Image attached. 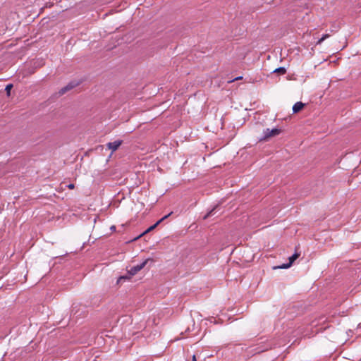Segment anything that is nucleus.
Segmentation results:
<instances>
[{
  "mask_svg": "<svg viewBox=\"0 0 361 361\" xmlns=\"http://www.w3.org/2000/svg\"><path fill=\"white\" fill-rule=\"evenodd\" d=\"M159 224V222H157L155 224L152 225V226H150L149 228H148L145 232H144L142 234L140 235H144L145 233H147L152 230H154L158 225Z\"/></svg>",
  "mask_w": 361,
  "mask_h": 361,
  "instance_id": "8",
  "label": "nucleus"
},
{
  "mask_svg": "<svg viewBox=\"0 0 361 361\" xmlns=\"http://www.w3.org/2000/svg\"><path fill=\"white\" fill-rule=\"evenodd\" d=\"M192 361H197L196 357L195 355L192 356Z\"/></svg>",
  "mask_w": 361,
  "mask_h": 361,
  "instance_id": "17",
  "label": "nucleus"
},
{
  "mask_svg": "<svg viewBox=\"0 0 361 361\" xmlns=\"http://www.w3.org/2000/svg\"><path fill=\"white\" fill-rule=\"evenodd\" d=\"M149 260H150V259H147L142 264L132 267L130 270L128 271L129 274L130 276L136 274L139 271L145 267Z\"/></svg>",
  "mask_w": 361,
  "mask_h": 361,
  "instance_id": "2",
  "label": "nucleus"
},
{
  "mask_svg": "<svg viewBox=\"0 0 361 361\" xmlns=\"http://www.w3.org/2000/svg\"><path fill=\"white\" fill-rule=\"evenodd\" d=\"M12 87H13V85L12 84H9V85H6V91L8 95L10 94V92H11V90Z\"/></svg>",
  "mask_w": 361,
  "mask_h": 361,
  "instance_id": "11",
  "label": "nucleus"
},
{
  "mask_svg": "<svg viewBox=\"0 0 361 361\" xmlns=\"http://www.w3.org/2000/svg\"><path fill=\"white\" fill-rule=\"evenodd\" d=\"M115 229H116L115 226H112L111 227V230H112V231H115Z\"/></svg>",
  "mask_w": 361,
  "mask_h": 361,
  "instance_id": "16",
  "label": "nucleus"
},
{
  "mask_svg": "<svg viewBox=\"0 0 361 361\" xmlns=\"http://www.w3.org/2000/svg\"><path fill=\"white\" fill-rule=\"evenodd\" d=\"M329 36L330 35L328 34L324 35L320 39L318 40V42H317V44H320L324 40H325L326 39L329 37Z\"/></svg>",
  "mask_w": 361,
  "mask_h": 361,
  "instance_id": "10",
  "label": "nucleus"
},
{
  "mask_svg": "<svg viewBox=\"0 0 361 361\" xmlns=\"http://www.w3.org/2000/svg\"><path fill=\"white\" fill-rule=\"evenodd\" d=\"M122 140H116L113 142H109L107 144V147L112 151V152H115L118 149V148L121 145Z\"/></svg>",
  "mask_w": 361,
  "mask_h": 361,
  "instance_id": "4",
  "label": "nucleus"
},
{
  "mask_svg": "<svg viewBox=\"0 0 361 361\" xmlns=\"http://www.w3.org/2000/svg\"><path fill=\"white\" fill-rule=\"evenodd\" d=\"M304 106L305 104L301 102H296L293 106V113H298L303 109Z\"/></svg>",
  "mask_w": 361,
  "mask_h": 361,
  "instance_id": "5",
  "label": "nucleus"
},
{
  "mask_svg": "<svg viewBox=\"0 0 361 361\" xmlns=\"http://www.w3.org/2000/svg\"><path fill=\"white\" fill-rule=\"evenodd\" d=\"M73 85H71V84H68V85H66V87L61 88L59 92V94L60 95H63V94H65L67 91L68 90H71V89L73 88Z\"/></svg>",
  "mask_w": 361,
  "mask_h": 361,
  "instance_id": "6",
  "label": "nucleus"
},
{
  "mask_svg": "<svg viewBox=\"0 0 361 361\" xmlns=\"http://www.w3.org/2000/svg\"><path fill=\"white\" fill-rule=\"evenodd\" d=\"M242 78H243V77H242V76H240V77H238V78H235V79H234V80H233L232 81L241 80Z\"/></svg>",
  "mask_w": 361,
  "mask_h": 361,
  "instance_id": "15",
  "label": "nucleus"
},
{
  "mask_svg": "<svg viewBox=\"0 0 361 361\" xmlns=\"http://www.w3.org/2000/svg\"><path fill=\"white\" fill-rule=\"evenodd\" d=\"M172 212H170L169 214L164 216V217H162L160 220H159L157 222H159V224L161 222H162L163 221H164L165 219H166L169 216H170L171 215Z\"/></svg>",
  "mask_w": 361,
  "mask_h": 361,
  "instance_id": "12",
  "label": "nucleus"
},
{
  "mask_svg": "<svg viewBox=\"0 0 361 361\" xmlns=\"http://www.w3.org/2000/svg\"><path fill=\"white\" fill-rule=\"evenodd\" d=\"M130 276H121L118 280V283H119L121 280H123V279H130Z\"/></svg>",
  "mask_w": 361,
  "mask_h": 361,
  "instance_id": "13",
  "label": "nucleus"
},
{
  "mask_svg": "<svg viewBox=\"0 0 361 361\" xmlns=\"http://www.w3.org/2000/svg\"><path fill=\"white\" fill-rule=\"evenodd\" d=\"M300 256V254L298 252H295L293 255L289 257V263L288 264H283L282 265L278 267L277 268L279 269H287L289 268L291 264L294 262L295 260H296Z\"/></svg>",
  "mask_w": 361,
  "mask_h": 361,
  "instance_id": "3",
  "label": "nucleus"
},
{
  "mask_svg": "<svg viewBox=\"0 0 361 361\" xmlns=\"http://www.w3.org/2000/svg\"><path fill=\"white\" fill-rule=\"evenodd\" d=\"M286 72V70L283 67H280L274 71V73H279L281 75L285 74Z\"/></svg>",
  "mask_w": 361,
  "mask_h": 361,
  "instance_id": "7",
  "label": "nucleus"
},
{
  "mask_svg": "<svg viewBox=\"0 0 361 361\" xmlns=\"http://www.w3.org/2000/svg\"><path fill=\"white\" fill-rule=\"evenodd\" d=\"M281 133V130L278 128H274L272 130L267 129L264 131V136L259 139V141H267L270 138L275 137Z\"/></svg>",
  "mask_w": 361,
  "mask_h": 361,
  "instance_id": "1",
  "label": "nucleus"
},
{
  "mask_svg": "<svg viewBox=\"0 0 361 361\" xmlns=\"http://www.w3.org/2000/svg\"><path fill=\"white\" fill-rule=\"evenodd\" d=\"M68 188L69 189L72 190L75 188V185H74V184L71 183V184L68 185Z\"/></svg>",
  "mask_w": 361,
  "mask_h": 361,
  "instance_id": "14",
  "label": "nucleus"
},
{
  "mask_svg": "<svg viewBox=\"0 0 361 361\" xmlns=\"http://www.w3.org/2000/svg\"><path fill=\"white\" fill-rule=\"evenodd\" d=\"M218 207V205L215 206L212 210H210L207 214H205V216H204V219H207L208 217H209L210 216H212L213 214H214V212L215 211V209Z\"/></svg>",
  "mask_w": 361,
  "mask_h": 361,
  "instance_id": "9",
  "label": "nucleus"
}]
</instances>
